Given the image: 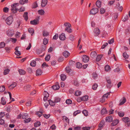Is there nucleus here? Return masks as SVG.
Segmentation results:
<instances>
[{
  "label": "nucleus",
  "instance_id": "nucleus-43",
  "mask_svg": "<svg viewBox=\"0 0 130 130\" xmlns=\"http://www.w3.org/2000/svg\"><path fill=\"white\" fill-rule=\"evenodd\" d=\"M5 87L4 86H0V92H3L5 90Z\"/></svg>",
  "mask_w": 130,
  "mask_h": 130
},
{
  "label": "nucleus",
  "instance_id": "nucleus-19",
  "mask_svg": "<svg viewBox=\"0 0 130 130\" xmlns=\"http://www.w3.org/2000/svg\"><path fill=\"white\" fill-rule=\"evenodd\" d=\"M19 47H17L15 48V54L18 56H20L21 54V52L20 51H19L18 50Z\"/></svg>",
  "mask_w": 130,
  "mask_h": 130
},
{
  "label": "nucleus",
  "instance_id": "nucleus-7",
  "mask_svg": "<svg viewBox=\"0 0 130 130\" xmlns=\"http://www.w3.org/2000/svg\"><path fill=\"white\" fill-rule=\"evenodd\" d=\"M40 18L39 17H36L33 20V25H36L38 24L39 23Z\"/></svg>",
  "mask_w": 130,
  "mask_h": 130
},
{
  "label": "nucleus",
  "instance_id": "nucleus-28",
  "mask_svg": "<svg viewBox=\"0 0 130 130\" xmlns=\"http://www.w3.org/2000/svg\"><path fill=\"white\" fill-rule=\"evenodd\" d=\"M119 122V120L118 119L114 120L111 123L112 125L114 126L116 125Z\"/></svg>",
  "mask_w": 130,
  "mask_h": 130
},
{
  "label": "nucleus",
  "instance_id": "nucleus-20",
  "mask_svg": "<svg viewBox=\"0 0 130 130\" xmlns=\"http://www.w3.org/2000/svg\"><path fill=\"white\" fill-rule=\"evenodd\" d=\"M42 73V71L40 69H37L36 72V75L37 76L41 75Z\"/></svg>",
  "mask_w": 130,
  "mask_h": 130
},
{
  "label": "nucleus",
  "instance_id": "nucleus-13",
  "mask_svg": "<svg viewBox=\"0 0 130 130\" xmlns=\"http://www.w3.org/2000/svg\"><path fill=\"white\" fill-rule=\"evenodd\" d=\"M17 85L16 83L13 82L12 84L8 86V88L9 90H11L16 86Z\"/></svg>",
  "mask_w": 130,
  "mask_h": 130
},
{
  "label": "nucleus",
  "instance_id": "nucleus-25",
  "mask_svg": "<svg viewBox=\"0 0 130 130\" xmlns=\"http://www.w3.org/2000/svg\"><path fill=\"white\" fill-rule=\"evenodd\" d=\"M104 125V121H101L99 125V128L98 129L100 130L101 128Z\"/></svg>",
  "mask_w": 130,
  "mask_h": 130
},
{
  "label": "nucleus",
  "instance_id": "nucleus-16",
  "mask_svg": "<svg viewBox=\"0 0 130 130\" xmlns=\"http://www.w3.org/2000/svg\"><path fill=\"white\" fill-rule=\"evenodd\" d=\"M105 120L108 122H111L112 121V118L111 116H109L106 117Z\"/></svg>",
  "mask_w": 130,
  "mask_h": 130
},
{
  "label": "nucleus",
  "instance_id": "nucleus-22",
  "mask_svg": "<svg viewBox=\"0 0 130 130\" xmlns=\"http://www.w3.org/2000/svg\"><path fill=\"white\" fill-rule=\"evenodd\" d=\"M82 94V92L81 91L79 90H77L75 91L74 95L76 96H80Z\"/></svg>",
  "mask_w": 130,
  "mask_h": 130
},
{
  "label": "nucleus",
  "instance_id": "nucleus-42",
  "mask_svg": "<svg viewBox=\"0 0 130 130\" xmlns=\"http://www.w3.org/2000/svg\"><path fill=\"white\" fill-rule=\"evenodd\" d=\"M102 57V55H98L96 58V60L98 61H99L101 60Z\"/></svg>",
  "mask_w": 130,
  "mask_h": 130
},
{
  "label": "nucleus",
  "instance_id": "nucleus-11",
  "mask_svg": "<svg viewBox=\"0 0 130 130\" xmlns=\"http://www.w3.org/2000/svg\"><path fill=\"white\" fill-rule=\"evenodd\" d=\"M43 100L44 101H46L48 99L49 96V94L47 92L44 91L43 93Z\"/></svg>",
  "mask_w": 130,
  "mask_h": 130
},
{
  "label": "nucleus",
  "instance_id": "nucleus-37",
  "mask_svg": "<svg viewBox=\"0 0 130 130\" xmlns=\"http://www.w3.org/2000/svg\"><path fill=\"white\" fill-rule=\"evenodd\" d=\"M49 33L47 31L44 30L42 32V35L44 37H46L48 36Z\"/></svg>",
  "mask_w": 130,
  "mask_h": 130
},
{
  "label": "nucleus",
  "instance_id": "nucleus-36",
  "mask_svg": "<svg viewBox=\"0 0 130 130\" xmlns=\"http://www.w3.org/2000/svg\"><path fill=\"white\" fill-rule=\"evenodd\" d=\"M48 67V65L45 62H43L41 64V67L42 68H46Z\"/></svg>",
  "mask_w": 130,
  "mask_h": 130
},
{
  "label": "nucleus",
  "instance_id": "nucleus-63",
  "mask_svg": "<svg viewBox=\"0 0 130 130\" xmlns=\"http://www.w3.org/2000/svg\"><path fill=\"white\" fill-rule=\"evenodd\" d=\"M80 111L79 110H77L76 111L74 112L73 114V115L74 116H75L78 113H80Z\"/></svg>",
  "mask_w": 130,
  "mask_h": 130
},
{
  "label": "nucleus",
  "instance_id": "nucleus-41",
  "mask_svg": "<svg viewBox=\"0 0 130 130\" xmlns=\"http://www.w3.org/2000/svg\"><path fill=\"white\" fill-rule=\"evenodd\" d=\"M123 57L126 59H128L129 57L128 55L126 52H124L123 53Z\"/></svg>",
  "mask_w": 130,
  "mask_h": 130
},
{
  "label": "nucleus",
  "instance_id": "nucleus-5",
  "mask_svg": "<svg viewBox=\"0 0 130 130\" xmlns=\"http://www.w3.org/2000/svg\"><path fill=\"white\" fill-rule=\"evenodd\" d=\"M98 11V9L96 8H92L90 11V13L92 15H94L97 13Z\"/></svg>",
  "mask_w": 130,
  "mask_h": 130
},
{
  "label": "nucleus",
  "instance_id": "nucleus-26",
  "mask_svg": "<svg viewBox=\"0 0 130 130\" xmlns=\"http://www.w3.org/2000/svg\"><path fill=\"white\" fill-rule=\"evenodd\" d=\"M28 13L27 12H25L23 15V17H24L25 20L26 21L28 19Z\"/></svg>",
  "mask_w": 130,
  "mask_h": 130
},
{
  "label": "nucleus",
  "instance_id": "nucleus-56",
  "mask_svg": "<svg viewBox=\"0 0 130 130\" xmlns=\"http://www.w3.org/2000/svg\"><path fill=\"white\" fill-rule=\"evenodd\" d=\"M83 113L85 116H86L88 115V112L86 110H84L82 112Z\"/></svg>",
  "mask_w": 130,
  "mask_h": 130
},
{
  "label": "nucleus",
  "instance_id": "nucleus-29",
  "mask_svg": "<svg viewBox=\"0 0 130 130\" xmlns=\"http://www.w3.org/2000/svg\"><path fill=\"white\" fill-rule=\"evenodd\" d=\"M28 2V0H20L19 1L20 4L22 5H23Z\"/></svg>",
  "mask_w": 130,
  "mask_h": 130
},
{
  "label": "nucleus",
  "instance_id": "nucleus-3",
  "mask_svg": "<svg viewBox=\"0 0 130 130\" xmlns=\"http://www.w3.org/2000/svg\"><path fill=\"white\" fill-rule=\"evenodd\" d=\"M13 21L12 16H10L8 17L6 19V21L7 24L9 25H11Z\"/></svg>",
  "mask_w": 130,
  "mask_h": 130
},
{
  "label": "nucleus",
  "instance_id": "nucleus-40",
  "mask_svg": "<svg viewBox=\"0 0 130 130\" xmlns=\"http://www.w3.org/2000/svg\"><path fill=\"white\" fill-rule=\"evenodd\" d=\"M73 83L74 85L77 86H78L79 85L78 82L76 80H74Z\"/></svg>",
  "mask_w": 130,
  "mask_h": 130
},
{
  "label": "nucleus",
  "instance_id": "nucleus-21",
  "mask_svg": "<svg viewBox=\"0 0 130 130\" xmlns=\"http://www.w3.org/2000/svg\"><path fill=\"white\" fill-rule=\"evenodd\" d=\"M37 13L39 15H43L45 14V12L43 10L41 9L38 11Z\"/></svg>",
  "mask_w": 130,
  "mask_h": 130
},
{
  "label": "nucleus",
  "instance_id": "nucleus-62",
  "mask_svg": "<svg viewBox=\"0 0 130 130\" xmlns=\"http://www.w3.org/2000/svg\"><path fill=\"white\" fill-rule=\"evenodd\" d=\"M110 95V93L108 92L107 93L104 94L103 96V97H104L105 98H108V96Z\"/></svg>",
  "mask_w": 130,
  "mask_h": 130
},
{
  "label": "nucleus",
  "instance_id": "nucleus-31",
  "mask_svg": "<svg viewBox=\"0 0 130 130\" xmlns=\"http://www.w3.org/2000/svg\"><path fill=\"white\" fill-rule=\"evenodd\" d=\"M111 70L110 67L108 65H106L105 67V71H110Z\"/></svg>",
  "mask_w": 130,
  "mask_h": 130
},
{
  "label": "nucleus",
  "instance_id": "nucleus-45",
  "mask_svg": "<svg viewBox=\"0 0 130 130\" xmlns=\"http://www.w3.org/2000/svg\"><path fill=\"white\" fill-rule=\"evenodd\" d=\"M22 118L23 119H26L28 117V115L27 113H25L22 115Z\"/></svg>",
  "mask_w": 130,
  "mask_h": 130
},
{
  "label": "nucleus",
  "instance_id": "nucleus-23",
  "mask_svg": "<svg viewBox=\"0 0 130 130\" xmlns=\"http://www.w3.org/2000/svg\"><path fill=\"white\" fill-rule=\"evenodd\" d=\"M116 8L120 11H122L123 9L122 7L120 6V4L118 3L117 4Z\"/></svg>",
  "mask_w": 130,
  "mask_h": 130
},
{
  "label": "nucleus",
  "instance_id": "nucleus-44",
  "mask_svg": "<svg viewBox=\"0 0 130 130\" xmlns=\"http://www.w3.org/2000/svg\"><path fill=\"white\" fill-rule=\"evenodd\" d=\"M107 111L105 108H103L101 110V113L102 115H104L107 113Z\"/></svg>",
  "mask_w": 130,
  "mask_h": 130
},
{
  "label": "nucleus",
  "instance_id": "nucleus-38",
  "mask_svg": "<svg viewBox=\"0 0 130 130\" xmlns=\"http://www.w3.org/2000/svg\"><path fill=\"white\" fill-rule=\"evenodd\" d=\"M41 125V123L39 121H37L34 123V126L35 127H37L40 126Z\"/></svg>",
  "mask_w": 130,
  "mask_h": 130
},
{
  "label": "nucleus",
  "instance_id": "nucleus-12",
  "mask_svg": "<svg viewBox=\"0 0 130 130\" xmlns=\"http://www.w3.org/2000/svg\"><path fill=\"white\" fill-rule=\"evenodd\" d=\"M122 120L125 122V123H127V126L129 125V124L128 123L129 121V119L127 117L123 118L122 119Z\"/></svg>",
  "mask_w": 130,
  "mask_h": 130
},
{
  "label": "nucleus",
  "instance_id": "nucleus-50",
  "mask_svg": "<svg viewBox=\"0 0 130 130\" xmlns=\"http://www.w3.org/2000/svg\"><path fill=\"white\" fill-rule=\"evenodd\" d=\"M66 72L68 73H69L71 71L70 68L69 67H67L66 68Z\"/></svg>",
  "mask_w": 130,
  "mask_h": 130
},
{
  "label": "nucleus",
  "instance_id": "nucleus-15",
  "mask_svg": "<svg viewBox=\"0 0 130 130\" xmlns=\"http://www.w3.org/2000/svg\"><path fill=\"white\" fill-rule=\"evenodd\" d=\"M7 35L10 36H12L14 34V31L13 30H8L7 32Z\"/></svg>",
  "mask_w": 130,
  "mask_h": 130
},
{
  "label": "nucleus",
  "instance_id": "nucleus-32",
  "mask_svg": "<svg viewBox=\"0 0 130 130\" xmlns=\"http://www.w3.org/2000/svg\"><path fill=\"white\" fill-rule=\"evenodd\" d=\"M60 76L61 80L62 81L65 80L67 78L66 75L64 74H61L60 75Z\"/></svg>",
  "mask_w": 130,
  "mask_h": 130
},
{
  "label": "nucleus",
  "instance_id": "nucleus-57",
  "mask_svg": "<svg viewBox=\"0 0 130 130\" xmlns=\"http://www.w3.org/2000/svg\"><path fill=\"white\" fill-rule=\"evenodd\" d=\"M30 121V118H27V119H25L24 120V122L25 123H27L29 122Z\"/></svg>",
  "mask_w": 130,
  "mask_h": 130
},
{
  "label": "nucleus",
  "instance_id": "nucleus-39",
  "mask_svg": "<svg viewBox=\"0 0 130 130\" xmlns=\"http://www.w3.org/2000/svg\"><path fill=\"white\" fill-rule=\"evenodd\" d=\"M48 40L46 38H44L43 39V44L44 45H46L48 43Z\"/></svg>",
  "mask_w": 130,
  "mask_h": 130
},
{
  "label": "nucleus",
  "instance_id": "nucleus-18",
  "mask_svg": "<svg viewBox=\"0 0 130 130\" xmlns=\"http://www.w3.org/2000/svg\"><path fill=\"white\" fill-rule=\"evenodd\" d=\"M126 101V99L125 98L123 97L120 101L119 103L120 105H122L124 104Z\"/></svg>",
  "mask_w": 130,
  "mask_h": 130
},
{
  "label": "nucleus",
  "instance_id": "nucleus-46",
  "mask_svg": "<svg viewBox=\"0 0 130 130\" xmlns=\"http://www.w3.org/2000/svg\"><path fill=\"white\" fill-rule=\"evenodd\" d=\"M98 87V85L97 84L95 83L92 86V89L94 90H95Z\"/></svg>",
  "mask_w": 130,
  "mask_h": 130
},
{
  "label": "nucleus",
  "instance_id": "nucleus-35",
  "mask_svg": "<svg viewBox=\"0 0 130 130\" xmlns=\"http://www.w3.org/2000/svg\"><path fill=\"white\" fill-rule=\"evenodd\" d=\"M50 105L51 106H54L55 104V103L51 100H49L48 101Z\"/></svg>",
  "mask_w": 130,
  "mask_h": 130
},
{
  "label": "nucleus",
  "instance_id": "nucleus-6",
  "mask_svg": "<svg viewBox=\"0 0 130 130\" xmlns=\"http://www.w3.org/2000/svg\"><path fill=\"white\" fill-rule=\"evenodd\" d=\"M52 88L54 90H58L60 88L59 83L58 82L56 83L52 87Z\"/></svg>",
  "mask_w": 130,
  "mask_h": 130
},
{
  "label": "nucleus",
  "instance_id": "nucleus-34",
  "mask_svg": "<svg viewBox=\"0 0 130 130\" xmlns=\"http://www.w3.org/2000/svg\"><path fill=\"white\" fill-rule=\"evenodd\" d=\"M25 7L24 6H22L20 8L18 9V11L20 12H23L25 11Z\"/></svg>",
  "mask_w": 130,
  "mask_h": 130
},
{
  "label": "nucleus",
  "instance_id": "nucleus-9",
  "mask_svg": "<svg viewBox=\"0 0 130 130\" xmlns=\"http://www.w3.org/2000/svg\"><path fill=\"white\" fill-rule=\"evenodd\" d=\"M93 32L95 36H97L100 34V31L99 28H96L94 29Z\"/></svg>",
  "mask_w": 130,
  "mask_h": 130
},
{
  "label": "nucleus",
  "instance_id": "nucleus-61",
  "mask_svg": "<svg viewBox=\"0 0 130 130\" xmlns=\"http://www.w3.org/2000/svg\"><path fill=\"white\" fill-rule=\"evenodd\" d=\"M76 101L78 102H80L83 101L82 97L77 98Z\"/></svg>",
  "mask_w": 130,
  "mask_h": 130
},
{
  "label": "nucleus",
  "instance_id": "nucleus-1",
  "mask_svg": "<svg viewBox=\"0 0 130 130\" xmlns=\"http://www.w3.org/2000/svg\"><path fill=\"white\" fill-rule=\"evenodd\" d=\"M64 26L66 27L65 30L68 33H70L72 32V30L71 28V25L69 22H65L64 24Z\"/></svg>",
  "mask_w": 130,
  "mask_h": 130
},
{
  "label": "nucleus",
  "instance_id": "nucleus-30",
  "mask_svg": "<svg viewBox=\"0 0 130 130\" xmlns=\"http://www.w3.org/2000/svg\"><path fill=\"white\" fill-rule=\"evenodd\" d=\"M18 71L20 75H24L26 73V71L23 69H19V70Z\"/></svg>",
  "mask_w": 130,
  "mask_h": 130
},
{
  "label": "nucleus",
  "instance_id": "nucleus-53",
  "mask_svg": "<svg viewBox=\"0 0 130 130\" xmlns=\"http://www.w3.org/2000/svg\"><path fill=\"white\" fill-rule=\"evenodd\" d=\"M115 2V0L109 1L108 3V5L109 6H111Z\"/></svg>",
  "mask_w": 130,
  "mask_h": 130
},
{
  "label": "nucleus",
  "instance_id": "nucleus-58",
  "mask_svg": "<svg viewBox=\"0 0 130 130\" xmlns=\"http://www.w3.org/2000/svg\"><path fill=\"white\" fill-rule=\"evenodd\" d=\"M66 102L67 104H70L72 103V101L71 100L68 99L66 101Z\"/></svg>",
  "mask_w": 130,
  "mask_h": 130
},
{
  "label": "nucleus",
  "instance_id": "nucleus-59",
  "mask_svg": "<svg viewBox=\"0 0 130 130\" xmlns=\"http://www.w3.org/2000/svg\"><path fill=\"white\" fill-rule=\"evenodd\" d=\"M44 117L46 119H48L50 117V114H44L43 115Z\"/></svg>",
  "mask_w": 130,
  "mask_h": 130
},
{
  "label": "nucleus",
  "instance_id": "nucleus-54",
  "mask_svg": "<svg viewBox=\"0 0 130 130\" xmlns=\"http://www.w3.org/2000/svg\"><path fill=\"white\" fill-rule=\"evenodd\" d=\"M50 55H47L45 58V60L46 61H48L50 60Z\"/></svg>",
  "mask_w": 130,
  "mask_h": 130
},
{
  "label": "nucleus",
  "instance_id": "nucleus-8",
  "mask_svg": "<svg viewBox=\"0 0 130 130\" xmlns=\"http://www.w3.org/2000/svg\"><path fill=\"white\" fill-rule=\"evenodd\" d=\"M59 38L62 41H64L66 39L65 35L64 33L60 34L59 36Z\"/></svg>",
  "mask_w": 130,
  "mask_h": 130
},
{
  "label": "nucleus",
  "instance_id": "nucleus-47",
  "mask_svg": "<svg viewBox=\"0 0 130 130\" xmlns=\"http://www.w3.org/2000/svg\"><path fill=\"white\" fill-rule=\"evenodd\" d=\"M101 2L99 1H98L96 2V5L98 7H100L101 5Z\"/></svg>",
  "mask_w": 130,
  "mask_h": 130
},
{
  "label": "nucleus",
  "instance_id": "nucleus-33",
  "mask_svg": "<svg viewBox=\"0 0 130 130\" xmlns=\"http://www.w3.org/2000/svg\"><path fill=\"white\" fill-rule=\"evenodd\" d=\"M76 66L77 68L80 69L82 68V65L81 63L78 62L76 63Z\"/></svg>",
  "mask_w": 130,
  "mask_h": 130
},
{
  "label": "nucleus",
  "instance_id": "nucleus-60",
  "mask_svg": "<svg viewBox=\"0 0 130 130\" xmlns=\"http://www.w3.org/2000/svg\"><path fill=\"white\" fill-rule=\"evenodd\" d=\"M128 18V17L127 16H126L123 17L122 18V21H127Z\"/></svg>",
  "mask_w": 130,
  "mask_h": 130
},
{
  "label": "nucleus",
  "instance_id": "nucleus-51",
  "mask_svg": "<svg viewBox=\"0 0 130 130\" xmlns=\"http://www.w3.org/2000/svg\"><path fill=\"white\" fill-rule=\"evenodd\" d=\"M1 103L3 105H5L6 104V102L5 99L3 97H2L1 99Z\"/></svg>",
  "mask_w": 130,
  "mask_h": 130
},
{
  "label": "nucleus",
  "instance_id": "nucleus-52",
  "mask_svg": "<svg viewBox=\"0 0 130 130\" xmlns=\"http://www.w3.org/2000/svg\"><path fill=\"white\" fill-rule=\"evenodd\" d=\"M5 44L4 42H2L0 43V48H2L5 47Z\"/></svg>",
  "mask_w": 130,
  "mask_h": 130
},
{
  "label": "nucleus",
  "instance_id": "nucleus-49",
  "mask_svg": "<svg viewBox=\"0 0 130 130\" xmlns=\"http://www.w3.org/2000/svg\"><path fill=\"white\" fill-rule=\"evenodd\" d=\"M38 6V3L37 1L34 2L33 4V8H36Z\"/></svg>",
  "mask_w": 130,
  "mask_h": 130
},
{
  "label": "nucleus",
  "instance_id": "nucleus-2",
  "mask_svg": "<svg viewBox=\"0 0 130 130\" xmlns=\"http://www.w3.org/2000/svg\"><path fill=\"white\" fill-rule=\"evenodd\" d=\"M19 3H16L13 4L11 5V10L12 13H14L17 12L18 10L17 7L19 6Z\"/></svg>",
  "mask_w": 130,
  "mask_h": 130
},
{
  "label": "nucleus",
  "instance_id": "nucleus-55",
  "mask_svg": "<svg viewBox=\"0 0 130 130\" xmlns=\"http://www.w3.org/2000/svg\"><path fill=\"white\" fill-rule=\"evenodd\" d=\"M60 98L58 97L56 98L54 100V101L55 103H58L60 101Z\"/></svg>",
  "mask_w": 130,
  "mask_h": 130
},
{
  "label": "nucleus",
  "instance_id": "nucleus-4",
  "mask_svg": "<svg viewBox=\"0 0 130 130\" xmlns=\"http://www.w3.org/2000/svg\"><path fill=\"white\" fill-rule=\"evenodd\" d=\"M115 113L118 114V116L120 117H122L124 115L125 113L123 111L116 110L115 111Z\"/></svg>",
  "mask_w": 130,
  "mask_h": 130
},
{
  "label": "nucleus",
  "instance_id": "nucleus-48",
  "mask_svg": "<svg viewBox=\"0 0 130 130\" xmlns=\"http://www.w3.org/2000/svg\"><path fill=\"white\" fill-rule=\"evenodd\" d=\"M10 71V70L8 69H5L4 70L3 74L4 75H6L8 74L9 71Z\"/></svg>",
  "mask_w": 130,
  "mask_h": 130
},
{
  "label": "nucleus",
  "instance_id": "nucleus-27",
  "mask_svg": "<svg viewBox=\"0 0 130 130\" xmlns=\"http://www.w3.org/2000/svg\"><path fill=\"white\" fill-rule=\"evenodd\" d=\"M43 113V110H41L40 111H38L36 112V114L37 116L40 117L42 115Z\"/></svg>",
  "mask_w": 130,
  "mask_h": 130
},
{
  "label": "nucleus",
  "instance_id": "nucleus-10",
  "mask_svg": "<svg viewBox=\"0 0 130 130\" xmlns=\"http://www.w3.org/2000/svg\"><path fill=\"white\" fill-rule=\"evenodd\" d=\"M89 60V57L86 55H84L82 57V61L84 62H87Z\"/></svg>",
  "mask_w": 130,
  "mask_h": 130
},
{
  "label": "nucleus",
  "instance_id": "nucleus-64",
  "mask_svg": "<svg viewBox=\"0 0 130 130\" xmlns=\"http://www.w3.org/2000/svg\"><path fill=\"white\" fill-rule=\"evenodd\" d=\"M58 35L57 34H56L53 37V39L54 40H57L58 37Z\"/></svg>",
  "mask_w": 130,
  "mask_h": 130
},
{
  "label": "nucleus",
  "instance_id": "nucleus-14",
  "mask_svg": "<svg viewBox=\"0 0 130 130\" xmlns=\"http://www.w3.org/2000/svg\"><path fill=\"white\" fill-rule=\"evenodd\" d=\"M47 0H41V6L42 7H45L47 4Z\"/></svg>",
  "mask_w": 130,
  "mask_h": 130
},
{
  "label": "nucleus",
  "instance_id": "nucleus-17",
  "mask_svg": "<svg viewBox=\"0 0 130 130\" xmlns=\"http://www.w3.org/2000/svg\"><path fill=\"white\" fill-rule=\"evenodd\" d=\"M62 55L63 56L66 58L70 56V54L68 51H65L63 52Z\"/></svg>",
  "mask_w": 130,
  "mask_h": 130
},
{
  "label": "nucleus",
  "instance_id": "nucleus-24",
  "mask_svg": "<svg viewBox=\"0 0 130 130\" xmlns=\"http://www.w3.org/2000/svg\"><path fill=\"white\" fill-rule=\"evenodd\" d=\"M83 101L86 102L88 101L89 99V96L87 95H85L82 97Z\"/></svg>",
  "mask_w": 130,
  "mask_h": 130
}]
</instances>
